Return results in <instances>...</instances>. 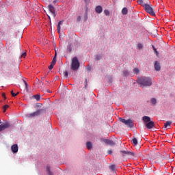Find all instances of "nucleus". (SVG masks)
I'll return each instance as SVG.
<instances>
[{
  "mask_svg": "<svg viewBox=\"0 0 175 175\" xmlns=\"http://www.w3.org/2000/svg\"><path fill=\"white\" fill-rule=\"evenodd\" d=\"M152 47L153 49L154 54H156L157 57H158V55H159V52H158V51H157V49L155 48V46L154 45H152Z\"/></svg>",
  "mask_w": 175,
  "mask_h": 175,
  "instance_id": "20",
  "label": "nucleus"
},
{
  "mask_svg": "<svg viewBox=\"0 0 175 175\" xmlns=\"http://www.w3.org/2000/svg\"><path fill=\"white\" fill-rule=\"evenodd\" d=\"M54 65H55V64H53V63H51V65L49 66V70H51V69H53V68H54Z\"/></svg>",
  "mask_w": 175,
  "mask_h": 175,
  "instance_id": "32",
  "label": "nucleus"
},
{
  "mask_svg": "<svg viewBox=\"0 0 175 175\" xmlns=\"http://www.w3.org/2000/svg\"><path fill=\"white\" fill-rule=\"evenodd\" d=\"M148 3H150V1H148V0H137L138 5H141V6H143V8H144V5L147 4Z\"/></svg>",
  "mask_w": 175,
  "mask_h": 175,
  "instance_id": "11",
  "label": "nucleus"
},
{
  "mask_svg": "<svg viewBox=\"0 0 175 175\" xmlns=\"http://www.w3.org/2000/svg\"><path fill=\"white\" fill-rule=\"evenodd\" d=\"M33 98H35V99L38 101L40 100V95H39V94L33 96Z\"/></svg>",
  "mask_w": 175,
  "mask_h": 175,
  "instance_id": "23",
  "label": "nucleus"
},
{
  "mask_svg": "<svg viewBox=\"0 0 175 175\" xmlns=\"http://www.w3.org/2000/svg\"><path fill=\"white\" fill-rule=\"evenodd\" d=\"M137 49H139V50H143V45L142 43L139 42L137 45Z\"/></svg>",
  "mask_w": 175,
  "mask_h": 175,
  "instance_id": "24",
  "label": "nucleus"
},
{
  "mask_svg": "<svg viewBox=\"0 0 175 175\" xmlns=\"http://www.w3.org/2000/svg\"><path fill=\"white\" fill-rule=\"evenodd\" d=\"M154 69L157 72H159V70H161V64L158 61L154 62Z\"/></svg>",
  "mask_w": 175,
  "mask_h": 175,
  "instance_id": "13",
  "label": "nucleus"
},
{
  "mask_svg": "<svg viewBox=\"0 0 175 175\" xmlns=\"http://www.w3.org/2000/svg\"><path fill=\"white\" fill-rule=\"evenodd\" d=\"M137 83L142 87H151L152 85V80L148 77H141L138 78Z\"/></svg>",
  "mask_w": 175,
  "mask_h": 175,
  "instance_id": "1",
  "label": "nucleus"
},
{
  "mask_svg": "<svg viewBox=\"0 0 175 175\" xmlns=\"http://www.w3.org/2000/svg\"><path fill=\"white\" fill-rule=\"evenodd\" d=\"M133 73H135L136 75H138L139 72H140V70H139V68H135L133 69Z\"/></svg>",
  "mask_w": 175,
  "mask_h": 175,
  "instance_id": "25",
  "label": "nucleus"
},
{
  "mask_svg": "<svg viewBox=\"0 0 175 175\" xmlns=\"http://www.w3.org/2000/svg\"><path fill=\"white\" fill-rule=\"evenodd\" d=\"M132 142H133V144H134V146H137V144L139 143L137 141V139H136V137H133Z\"/></svg>",
  "mask_w": 175,
  "mask_h": 175,
  "instance_id": "19",
  "label": "nucleus"
},
{
  "mask_svg": "<svg viewBox=\"0 0 175 175\" xmlns=\"http://www.w3.org/2000/svg\"><path fill=\"white\" fill-rule=\"evenodd\" d=\"M119 121L122 122V124H124V125L129 126V128H133V122L131 119L126 120L122 118H119Z\"/></svg>",
  "mask_w": 175,
  "mask_h": 175,
  "instance_id": "5",
  "label": "nucleus"
},
{
  "mask_svg": "<svg viewBox=\"0 0 175 175\" xmlns=\"http://www.w3.org/2000/svg\"><path fill=\"white\" fill-rule=\"evenodd\" d=\"M13 94H14V92H13V90L11 91V94L13 95Z\"/></svg>",
  "mask_w": 175,
  "mask_h": 175,
  "instance_id": "44",
  "label": "nucleus"
},
{
  "mask_svg": "<svg viewBox=\"0 0 175 175\" xmlns=\"http://www.w3.org/2000/svg\"><path fill=\"white\" fill-rule=\"evenodd\" d=\"M109 169L113 171L116 170V165H112L109 166Z\"/></svg>",
  "mask_w": 175,
  "mask_h": 175,
  "instance_id": "31",
  "label": "nucleus"
},
{
  "mask_svg": "<svg viewBox=\"0 0 175 175\" xmlns=\"http://www.w3.org/2000/svg\"><path fill=\"white\" fill-rule=\"evenodd\" d=\"M8 128H10V124L9 122H5L2 123L0 125V132H2V131H5V129H8Z\"/></svg>",
  "mask_w": 175,
  "mask_h": 175,
  "instance_id": "9",
  "label": "nucleus"
},
{
  "mask_svg": "<svg viewBox=\"0 0 175 175\" xmlns=\"http://www.w3.org/2000/svg\"><path fill=\"white\" fill-rule=\"evenodd\" d=\"M46 92H49V94L51 92L50 90H46Z\"/></svg>",
  "mask_w": 175,
  "mask_h": 175,
  "instance_id": "42",
  "label": "nucleus"
},
{
  "mask_svg": "<svg viewBox=\"0 0 175 175\" xmlns=\"http://www.w3.org/2000/svg\"><path fill=\"white\" fill-rule=\"evenodd\" d=\"M120 152L122 157H135V152H129L128 150H120Z\"/></svg>",
  "mask_w": 175,
  "mask_h": 175,
  "instance_id": "6",
  "label": "nucleus"
},
{
  "mask_svg": "<svg viewBox=\"0 0 175 175\" xmlns=\"http://www.w3.org/2000/svg\"><path fill=\"white\" fill-rule=\"evenodd\" d=\"M46 170L48 172L49 175H53V172H51V171L50 170V167L47 166L46 167Z\"/></svg>",
  "mask_w": 175,
  "mask_h": 175,
  "instance_id": "27",
  "label": "nucleus"
},
{
  "mask_svg": "<svg viewBox=\"0 0 175 175\" xmlns=\"http://www.w3.org/2000/svg\"><path fill=\"white\" fill-rule=\"evenodd\" d=\"M104 143H105V144H108V146H111V147L116 146V142L111 139H104Z\"/></svg>",
  "mask_w": 175,
  "mask_h": 175,
  "instance_id": "10",
  "label": "nucleus"
},
{
  "mask_svg": "<svg viewBox=\"0 0 175 175\" xmlns=\"http://www.w3.org/2000/svg\"><path fill=\"white\" fill-rule=\"evenodd\" d=\"M77 21H81V16H78L77 18Z\"/></svg>",
  "mask_w": 175,
  "mask_h": 175,
  "instance_id": "35",
  "label": "nucleus"
},
{
  "mask_svg": "<svg viewBox=\"0 0 175 175\" xmlns=\"http://www.w3.org/2000/svg\"><path fill=\"white\" fill-rule=\"evenodd\" d=\"M57 53H55V57H53L52 62L51 64H53V65H55V62H57Z\"/></svg>",
  "mask_w": 175,
  "mask_h": 175,
  "instance_id": "21",
  "label": "nucleus"
},
{
  "mask_svg": "<svg viewBox=\"0 0 175 175\" xmlns=\"http://www.w3.org/2000/svg\"><path fill=\"white\" fill-rule=\"evenodd\" d=\"M113 152L111 150H108V154H111Z\"/></svg>",
  "mask_w": 175,
  "mask_h": 175,
  "instance_id": "40",
  "label": "nucleus"
},
{
  "mask_svg": "<svg viewBox=\"0 0 175 175\" xmlns=\"http://www.w3.org/2000/svg\"><path fill=\"white\" fill-rule=\"evenodd\" d=\"M172 121H167L164 124L165 128H167V126H172Z\"/></svg>",
  "mask_w": 175,
  "mask_h": 175,
  "instance_id": "16",
  "label": "nucleus"
},
{
  "mask_svg": "<svg viewBox=\"0 0 175 175\" xmlns=\"http://www.w3.org/2000/svg\"><path fill=\"white\" fill-rule=\"evenodd\" d=\"M61 25H62V21H59L57 25V32L59 33L61 31Z\"/></svg>",
  "mask_w": 175,
  "mask_h": 175,
  "instance_id": "18",
  "label": "nucleus"
},
{
  "mask_svg": "<svg viewBox=\"0 0 175 175\" xmlns=\"http://www.w3.org/2000/svg\"><path fill=\"white\" fill-rule=\"evenodd\" d=\"M144 9L146 12V13H148L150 14V16H152L153 17H155V11H154V8H152L151 4H148V3L144 5Z\"/></svg>",
  "mask_w": 175,
  "mask_h": 175,
  "instance_id": "4",
  "label": "nucleus"
},
{
  "mask_svg": "<svg viewBox=\"0 0 175 175\" xmlns=\"http://www.w3.org/2000/svg\"><path fill=\"white\" fill-rule=\"evenodd\" d=\"M88 1H90V0H85V2H88Z\"/></svg>",
  "mask_w": 175,
  "mask_h": 175,
  "instance_id": "48",
  "label": "nucleus"
},
{
  "mask_svg": "<svg viewBox=\"0 0 175 175\" xmlns=\"http://www.w3.org/2000/svg\"><path fill=\"white\" fill-rule=\"evenodd\" d=\"M72 52V45L68 44L67 46V53H71Z\"/></svg>",
  "mask_w": 175,
  "mask_h": 175,
  "instance_id": "22",
  "label": "nucleus"
},
{
  "mask_svg": "<svg viewBox=\"0 0 175 175\" xmlns=\"http://www.w3.org/2000/svg\"><path fill=\"white\" fill-rule=\"evenodd\" d=\"M11 150L14 154L18 152V146L17 144H14L11 146Z\"/></svg>",
  "mask_w": 175,
  "mask_h": 175,
  "instance_id": "12",
  "label": "nucleus"
},
{
  "mask_svg": "<svg viewBox=\"0 0 175 175\" xmlns=\"http://www.w3.org/2000/svg\"><path fill=\"white\" fill-rule=\"evenodd\" d=\"M2 96L4 98V99H6V94H5V93L2 94Z\"/></svg>",
  "mask_w": 175,
  "mask_h": 175,
  "instance_id": "38",
  "label": "nucleus"
},
{
  "mask_svg": "<svg viewBox=\"0 0 175 175\" xmlns=\"http://www.w3.org/2000/svg\"><path fill=\"white\" fill-rule=\"evenodd\" d=\"M142 120L144 121V122H146V127L147 128V129H152V128H154V126H155V123L154 122V121H151V118H150L149 116H144L142 117Z\"/></svg>",
  "mask_w": 175,
  "mask_h": 175,
  "instance_id": "2",
  "label": "nucleus"
},
{
  "mask_svg": "<svg viewBox=\"0 0 175 175\" xmlns=\"http://www.w3.org/2000/svg\"><path fill=\"white\" fill-rule=\"evenodd\" d=\"M17 95H18V92H17L16 94H15V93H12V96H17Z\"/></svg>",
  "mask_w": 175,
  "mask_h": 175,
  "instance_id": "36",
  "label": "nucleus"
},
{
  "mask_svg": "<svg viewBox=\"0 0 175 175\" xmlns=\"http://www.w3.org/2000/svg\"><path fill=\"white\" fill-rule=\"evenodd\" d=\"M40 114H42V109H38L35 112L28 114L27 117L32 118V117H38V116H40Z\"/></svg>",
  "mask_w": 175,
  "mask_h": 175,
  "instance_id": "8",
  "label": "nucleus"
},
{
  "mask_svg": "<svg viewBox=\"0 0 175 175\" xmlns=\"http://www.w3.org/2000/svg\"><path fill=\"white\" fill-rule=\"evenodd\" d=\"M95 10H96V13H101L103 12L102 6L98 5V6L96 7Z\"/></svg>",
  "mask_w": 175,
  "mask_h": 175,
  "instance_id": "14",
  "label": "nucleus"
},
{
  "mask_svg": "<svg viewBox=\"0 0 175 175\" xmlns=\"http://www.w3.org/2000/svg\"><path fill=\"white\" fill-rule=\"evenodd\" d=\"M124 75L125 76H128V71L124 70Z\"/></svg>",
  "mask_w": 175,
  "mask_h": 175,
  "instance_id": "37",
  "label": "nucleus"
},
{
  "mask_svg": "<svg viewBox=\"0 0 175 175\" xmlns=\"http://www.w3.org/2000/svg\"><path fill=\"white\" fill-rule=\"evenodd\" d=\"M104 13L106 16H109L110 14V12L109 11V10H105Z\"/></svg>",
  "mask_w": 175,
  "mask_h": 175,
  "instance_id": "28",
  "label": "nucleus"
},
{
  "mask_svg": "<svg viewBox=\"0 0 175 175\" xmlns=\"http://www.w3.org/2000/svg\"><path fill=\"white\" fill-rule=\"evenodd\" d=\"M86 147H87L88 150H91V148H92V144L90 142H87Z\"/></svg>",
  "mask_w": 175,
  "mask_h": 175,
  "instance_id": "17",
  "label": "nucleus"
},
{
  "mask_svg": "<svg viewBox=\"0 0 175 175\" xmlns=\"http://www.w3.org/2000/svg\"><path fill=\"white\" fill-rule=\"evenodd\" d=\"M88 70H91V68L90 67L88 68Z\"/></svg>",
  "mask_w": 175,
  "mask_h": 175,
  "instance_id": "45",
  "label": "nucleus"
},
{
  "mask_svg": "<svg viewBox=\"0 0 175 175\" xmlns=\"http://www.w3.org/2000/svg\"><path fill=\"white\" fill-rule=\"evenodd\" d=\"M44 77H41L42 80H44Z\"/></svg>",
  "mask_w": 175,
  "mask_h": 175,
  "instance_id": "46",
  "label": "nucleus"
},
{
  "mask_svg": "<svg viewBox=\"0 0 175 175\" xmlns=\"http://www.w3.org/2000/svg\"><path fill=\"white\" fill-rule=\"evenodd\" d=\"M70 68L72 70H79V68H80V62H79L77 57L72 58Z\"/></svg>",
  "mask_w": 175,
  "mask_h": 175,
  "instance_id": "3",
  "label": "nucleus"
},
{
  "mask_svg": "<svg viewBox=\"0 0 175 175\" xmlns=\"http://www.w3.org/2000/svg\"><path fill=\"white\" fill-rule=\"evenodd\" d=\"M3 109V113H6V109H9V105H4Z\"/></svg>",
  "mask_w": 175,
  "mask_h": 175,
  "instance_id": "26",
  "label": "nucleus"
},
{
  "mask_svg": "<svg viewBox=\"0 0 175 175\" xmlns=\"http://www.w3.org/2000/svg\"><path fill=\"white\" fill-rule=\"evenodd\" d=\"M151 103H152V105H156L157 104V99L152 98L151 99Z\"/></svg>",
  "mask_w": 175,
  "mask_h": 175,
  "instance_id": "30",
  "label": "nucleus"
},
{
  "mask_svg": "<svg viewBox=\"0 0 175 175\" xmlns=\"http://www.w3.org/2000/svg\"><path fill=\"white\" fill-rule=\"evenodd\" d=\"M87 20H88V14L85 12L84 14V21H87Z\"/></svg>",
  "mask_w": 175,
  "mask_h": 175,
  "instance_id": "29",
  "label": "nucleus"
},
{
  "mask_svg": "<svg viewBox=\"0 0 175 175\" xmlns=\"http://www.w3.org/2000/svg\"><path fill=\"white\" fill-rule=\"evenodd\" d=\"M48 9H49V12L51 13L53 18H55V17L57 16V14L55 13V8H54V6H53V5L50 4L48 5Z\"/></svg>",
  "mask_w": 175,
  "mask_h": 175,
  "instance_id": "7",
  "label": "nucleus"
},
{
  "mask_svg": "<svg viewBox=\"0 0 175 175\" xmlns=\"http://www.w3.org/2000/svg\"><path fill=\"white\" fill-rule=\"evenodd\" d=\"M0 124H2V121L0 120Z\"/></svg>",
  "mask_w": 175,
  "mask_h": 175,
  "instance_id": "49",
  "label": "nucleus"
},
{
  "mask_svg": "<svg viewBox=\"0 0 175 175\" xmlns=\"http://www.w3.org/2000/svg\"><path fill=\"white\" fill-rule=\"evenodd\" d=\"M85 88H87V85H88V84L87 83H88L87 79H85Z\"/></svg>",
  "mask_w": 175,
  "mask_h": 175,
  "instance_id": "39",
  "label": "nucleus"
},
{
  "mask_svg": "<svg viewBox=\"0 0 175 175\" xmlns=\"http://www.w3.org/2000/svg\"><path fill=\"white\" fill-rule=\"evenodd\" d=\"M40 84H42V85H43V84H44L43 82H40Z\"/></svg>",
  "mask_w": 175,
  "mask_h": 175,
  "instance_id": "47",
  "label": "nucleus"
},
{
  "mask_svg": "<svg viewBox=\"0 0 175 175\" xmlns=\"http://www.w3.org/2000/svg\"><path fill=\"white\" fill-rule=\"evenodd\" d=\"M122 14L124 15V16H126V14H128V8H123L122 10Z\"/></svg>",
  "mask_w": 175,
  "mask_h": 175,
  "instance_id": "15",
  "label": "nucleus"
},
{
  "mask_svg": "<svg viewBox=\"0 0 175 175\" xmlns=\"http://www.w3.org/2000/svg\"><path fill=\"white\" fill-rule=\"evenodd\" d=\"M23 81L26 87V88H28V83H27V81H25V80L23 79Z\"/></svg>",
  "mask_w": 175,
  "mask_h": 175,
  "instance_id": "34",
  "label": "nucleus"
},
{
  "mask_svg": "<svg viewBox=\"0 0 175 175\" xmlns=\"http://www.w3.org/2000/svg\"><path fill=\"white\" fill-rule=\"evenodd\" d=\"M58 1V0H55L54 1H53V3H55L56 2H57Z\"/></svg>",
  "mask_w": 175,
  "mask_h": 175,
  "instance_id": "43",
  "label": "nucleus"
},
{
  "mask_svg": "<svg viewBox=\"0 0 175 175\" xmlns=\"http://www.w3.org/2000/svg\"><path fill=\"white\" fill-rule=\"evenodd\" d=\"M25 55H26V53H24L22 55V57H25Z\"/></svg>",
  "mask_w": 175,
  "mask_h": 175,
  "instance_id": "41",
  "label": "nucleus"
},
{
  "mask_svg": "<svg viewBox=\"0 0 175 175\" xmlns=\"http://www.w3.org/2000/svg\"><path fill=\"white\" fill-rule=\"evenodd\" d=\"M64 76L66 78H68V72L66 70H65L64 72Z\"/></svg>",
  "mask_w": 175,
  "mask_h": 175,
  "instance_id": "33",
  "label": "nucleus"
}]
</instances>
